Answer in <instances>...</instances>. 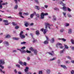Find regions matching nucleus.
Masks as SVG:
<instances>
[{
	"mask_svg": "<svg viewBox=\"0 0 74 74\" xmlns=\"http://www.w3.org/2000/svg\"><path fill=\"white\" fill-rule=\"evenodd\" d=\"M45 29H44L43 32V33L44 34H46V33H47V32H48V30H47L48 26L49 29H51L52 28H51V26H53V25H50V24L49 23H45Z\"/></svg>",
	"mask_w": 74,
	"mask_h": 74,
	"instance_id": "1",
	"label": "nucleus"
},
{
	"mask_svg": "<svg viewBox=\"0 0 74 74\" xmlns=\"http://www.w3.org/2000/svg\"><path fill=\"white\" fill-rule=\"evenodd\" d=\"M60 4L62 5V6H64L62 8V9L63 11H66V8L65 6V5H66V4L63 3L62 1L60 3Z\"/></svg>",
	"mask_w": 74,
	"mask_h": 74,
	"instance_id": "2",
	"label": "nucleus"
},
{
	"mask_svg": "<svg viewBox=\"0 0 74 74\" xmlns=\"http://www.w3.org/2000/svg\"><path fill=\"white\" fill-rule=\"evenodd\" d=\"M23 33V31H21V32L20 34V37L21 38V39H23L25 38V36L24 35L22 34Z\"/></svg>",
	"mask_w": 74,
	"mask_h": 74,
	"instance_id": "3",
	"label": "nucleus"
},
{
	"mask_svg": "<svg viewBox=\"0 0 74 74\" xmlns=\"http://www.w3.org/2000/svg\"><path fill=\"white\" fill-rule=\"evenodd\" d=\"M28 70H29V67H26L24 70L25 73H26V74H32V73L30 72H28Z\"/></svg>",
	"mask_w": 74,
	"mask_h": 74,
	"instance_id": "4",
	"label": "nucleus"
},
{
	"mask_svg": "<svg viewBox=\"0 0 74 74\" xmlns=\"http://www.w3.org/2000/svg\"><path fill=\"white\" fill-rule=\"evenodd\" d=\"M5 64L4 60L3 59L0 60V64L3 65V64Z\"/></svg>",
	"mask_w": 74,
	"mask_h": 74,
	"instance_id": "5",
	"label": "nucleus"
},
{
	"mask_svg": "<svg viewBox=\"0 0 74 74\" xmlns=\"http://www.w3.org/2000/svg\"><path fill=\"white\" fill-rule=\"evenodd\" d=\"M44 18V13L42 12L40 14V19H43Z\"/></svg>",
	"mask_w": 74,
	"mask_h": 74,
	"instance_id": "6",
	"label": "nucleus"
},
{
	"mask_svg": "<svg viewBox=\"0 0 74 74\" xmlns=\"http://www.w3.org/2000/svg\"><path fill=\"white\" fill-rule=\"evenodd\" d=\"M50 42L51 43H53L55 42V38H51V40H50Z\"/></svg>",
	"mask_w": 74,
	"mask_h": 74,
	"instance_id": "7",
	"label": "nucleus"
},
{
	"mask_svg": "<svg viewBox=\"0 0 74 74\" xmlns=\"http://www.w3.org/2000/svg\"><path fill=\"white\" fill-rule=\"evenodd\" d=\"M3 1L0 0V9H1V8H3V6H2V3H3Z\"/></svg>",
	"mask_w": 74,
	"mask_h": 74,
	"instance_id": "8",
	"label": "nucleus"
},
{
	"mask_svg": "<svg viewBox=\"0 0 74 74\" xmlns=\"http://www.w3.org/2000/svg\"><path fill=\"white\" fill-rule=\"evenodd\" d=\"M61 67H62V68H63L64 69H67V67H66V66H65V65H61Z\"/></svg>",
	"mask_w": 74,
	"mask_h": 74,
	"instance_id": "9",
	"label": "nucleus"
},
{
	"mask_svg": "<svg viewBox=\"0 0 74 74\" xmlns=\"http://www.w3.org/2000/svg\"><path fill=\"white\" fill-rule=\"evenodd\" d=\"M21 53H26V51H25L24 49H21Z\"/></svg>",
	"mask_w": 74,
	"mask_h": 74,
	"instance_id": "10",
	"label": "nucleus"
},
{
	"mask_svg": "<svg viewBox=\"0 0 74 74\" xmlns=\"http://www.w3.org/2000/svg\"><path fill=\"white\" fill-rule=\"evenodd\" d=\"M52 53L51 52H49L48 53H49V55H52V56L54 55V51H51Z\"/></svg>",
	"mask_w": 74,
	"mask_h": 74,
	"instance_id": "11",
	"label": "nucleus"
},
{
	"mask_svg": "<svg viewBox=\"0 0 74 74\" xmlns=\"http://www.w3.org/2000/svg\"><path fill=\"white\" fill-rule=\"evenodd\" d=\"M19 14L20 16V17L21 18H24V17L23 16H22V13L21 12H20L19 13Z\"/></svg>",
	"mask_w": 74,
	"mask_h": 74,
	"instance_id": "12",
	"label": "nucleus"
},
{
	"mask_svg": "<svg viewBox=\"0 0 74 74\" xmlns=\"http://www.w3.org/2000/svg\"><path fill=\"white\" fill-rule=\"evenodd\" d=\"M56 57H54L52 59H50L49 61H50L51 62V61H53V60H56Z\"/></svg>",
	"mask_w": 74,
	"mask_h": 74,
	"instance_id": "13",
	"label": "nucleus"
},
{
	"mask_svg": "<svg viewBox=\"0 0 74 74\" xmlns=\"http://www.w3.org/2000/svg\"><path fill=\"white\" fill-rule=\"evenodd\" d=\"M72 33V29H70L68 30V33L69 34H71Z\"/></svg>",
	"mask_w": 74,
	"mask_h": 74,
	"instance_id": "14",
	"label": "nucleus"
},
{
	"mask_svg": "<svg viewBox=\"0 0 74 74\" xmlns=\"http://www.w3.org/2000/svg\"><path fill=\"white\" fill-rule=\"evenodd\" d=\"M3 44H6L7 46H8L9 45V43H8V42L7 41H5L3 42Z\"/></svg>",
	"mask_w": 74,
	"mask_h": 74,
	"instance_id": "15",
	"label": "nucleus"
},
{
	"mask_svg": "<svg viewBox=\"0 0 74 74\" xmlns=\"http://www.w3.org/2000/svg\"><path fill=\"white\" fill-rule=\"evenodd\" d=\"M35 8L37 9L38 10H40V7L39 6L36 5L35 6Z\"/></svg>",
	"mask_w": 74,
	"mask_h": 74,
	"instance_id": "16",
	"label": "nucleus"
},
{
	"mask_svg": "<svg viewBox=\"0 0 74 74\" xmlns=\"http://www.w3.org/2000/svg\"><path fill=\"white\" fill-rule=\"evenodd\" d=\"M33 52L35 55H37V51L36 49H35Z\"/></svg>",
	"mask_w": 74,
	"mask_h": 74,
	"instance_id": "17",
	"label": "nucleus"
},
{
	"mask_svg": "<svg viewBox=\"0 0 74 74\" xmlns=\"http://www.w3.org/2000/svg\"><path fill=\"white\" fill-rule=\"evenodd\" d=\"M10 37H11V35H8L5 36V38H10Z\"/></svg>",
	"mask_w": 74,
	"mask_h": 74,
	"instance_id": "18",
	"label": "nucleus"
},
{
	"mask_svg": "<svg viewBox=\"0 0 74 74\" xmlns=\"http://www.w3.org/2000/svg\"><path fill=\"white\" fill-rule=\"evenodd\" d=\"M46 71L47 74H49L50 72H51V71H50V69H47Z\"/></svg>",
	"mask_w": 74,
	"mask_h": 74,
	"instance_id": "19",
	"label": "nucleus"
},
{
	"mask_svg": "<svg viewBox=\"0 0 74 74\" xmlns=\"http://www.w3.org/2000/svg\"><path fill=\"white\" fill-rule=\"evenodd\" d=\"M29 49L30 51H33V52L34 51V50H35L32 47H31L29 48Z\"/></svg>",
	"mask_w": 74,
	"mask_h": 74,
	"instance_id": "20",
	"label": "nucleus"
},
{
	"mask_svg": "<svg viewBox=\"0 0 74 74\" xmlns=\"http://www.w3.org/2000/svg\"><path fill=\"white\" fill-rule=\"evenodd\" d=\"M53 21H56V18L55 17V16L53 15Z\"/></svg>",
	"mask_w": 74,
	"mask_h": 74,
	"instance_id": "21",
	"label": "nucleus"
},
{
	"mask_svg": "<svg viewBox=\"0 0 74 74\" xmlns=\"http://www.w3.org/2000/svg\"><path fill=\"white\" fill-rule=\"evenodd\" d=\"M64 31V28H62L60 30V33H63Z\"/></svg>",
	"mask_w": 74,
	"mask_h": 74,
	"instance_id": "22",
	"label": "nucleus"
},
{
	"mask_svg": "<svg viewBox=\"0 0 74 74\" xmlns=\"http://www.w3.org/2000/svg\"><path fill=\"white\" fill-rule=\"evenodd\" d=\"M30 53L32 52L29 51L27 50L26 51H25V53Z\"/></svg>",
	"mask_w": 74,
	"mask_h": 74,
	"instance_id": "23",
	"label": "nucleus"
},
{
	"mask_svg": "<svg viewBox=\"0 0 74 74\" xmlns=\"http://www.w3.org/2000/svg\"><path fill=\"white\" fill-rule=\"evenodd\" d=\"M18 7V5H16L15 6L14 8L15 10H17Z\"/></svg>",
	"mask_w": 74,
	"mask_h": 74,
	"instance_id": "24",
	"label": "nucleus"
},
{
	"mask_svg": "<svg viewBox=\"0 0 74 74\" xmlns=\"http://www.w3.org/2000/svg\"><path fill=\"white\" fill-rule=\"evenodd\" d=\"M28 25H29V23L27 22H26L25 23V25L26 27H27L28 26Z\"/></svg>",
	"mask_w": 74,
	"mask_h": 74,
	"instance_id": "25",
	"label": "nucleus"
},
{
	"mask_svg": "<svg viewBox=\"0 0 74 74\" xmlns=\"http://www.w3.org/2000/svg\"><path fill=\"white\" fill-rule=\"evenodd\" d=\"M34 16V13L32 14L30 16V17L31 18H33Z\"/></svg>",
	"mask_w": 74,
	"mask_h": 74,
	"instance_id": "26",
	"label": "nucleus"
},
{
	"mask_svg": "<svg viewBox=\"0 0 74 74\" xmlns=\"http://www.w3.org/2000/svg\"><path fill=\"white\" fill-rule=\"evenodd\" d=\"M13 39L14 40H18L19 39V38H13Z\"/></svg>",
	"mask_w": 74,
	"mask_h": 74,
	"instance_id": "27",
	"label": "nucleus"
},
{
	"mask_svg": "<svg viewBox=\"0 0 74 74\" xmlns=\"http://www.w3.org/2000/svg\"><path fill=\"white\" fill-rule=\"evenodd\" d=\"M44 44H48V40H46L44 42Z\"/></svg>",
	"mask_w": 74,
	"mask_h": 74,
	"instance_id": "28",
	"label": "nucleus"
},
{
	"mask_svg": "<svg viewBox=\"0 0 74 74\" xmlns=\"http://www.w3.org/2000/svg\"><path fill=\"white\" fill-rule=\"evenodd\" d=\"M36 34L37 35H38V34H40V32H39V31L37 30L36 31Z\"/></svg>",
	"mask_w": 74,
	"mask_h": 74,
	"instance_id": "29",
	"label": "nucleus"
},
{
	"mask_svg": "<svg viewBox=\"0 0 74 74\" xmlns=\"http://www.w3.org/2000/svg\"><path fill=\"white\" fill-rule=\"evenodd\" d=\"M0 71L1 73H2V72L3 73V74H5V71H3V70L1 69H0Z\"/></svg>",
	"mask_w": 74,
	"mask_h": 74,
	"instance_id": "30",
	"label": "nucleus"
},
{
	"mask_svg": "<svg viewBox=\"0 0 74 74\" xmlns=\"http://www.w3.org/2000/svg\"><path fill=\"white\" fill-rule=\"evenodd\" d=\"M0 67L2 69H4V67L1 65V64H0Z\"/></svg>",
	"mask_w": 74,
	"mask_h": 74,
	"instance_id": "31",
	"label": "nucleus"
},
{
	"mask_svg": "<svg viewBox=\"0 0 74 74\" xmlns=\"http://www.w3.org/2000/svg\"><path fill=\"white\" fill-rule=\"evenodd\" d=\"M19 63L21 65H22V66H23V63L21 61H20L19 62Z\"/></svg>",
	"mask_w": 74,
	"mask_h": 74,
	"instance_id": "32",
	"label": "nucleus"
},
{
	"mask_svg": "<svg viewBox=\"0 0 74 74\" xmlns=\"http://www.w3.org/2000/svg\"><path fill=\"white\" fill-rule=\"evenodd\" d=\"M64 47L65 48H66V49H69V47H68V46H67V45H66L65 44L64 45Z\"/></svg>",
	"mask_w": 74,
	"mask_h": 74,
	"instance_id": "33",
	"label": "nucleus"
},
{
	"mask_svg": "<svg viewBox=\"0 0 74 74\" xmlns=\"http://www.w3.org/2000/svg\"><path fill=\"white\" fill-rule=\"evenodd\" d=\"M12 24H13V26H17V23L14 22H12Z\"/></svg>",
	"mask_w": 74,
	"mask_h": 74,
	"instance_id": "34",
	"label": "nucleus"
},
{
	"mask_svg": "<svg viewBox=\"0 0 74 74\" xmlns=\"http://www.w3.org/2000/svg\"><path fill=\"white\" fill-rule=\"evenodd\" d=\"M7 4H8V3H7V2H6L5 3H3L2 5H7Z\"/></svg>",
	"mask_w": 74,
	"mask_h": 74,
	"instance_id": "35",
	"label": "nucleus"
},
{
	"mask_svg": "<svg viewBox=\"0 0 74 74\" xmlns=\"http://www.w3.org/2000/svg\"><path fill=\"white\" fill-rule=\"evenodd\" d=\"M35 1L36 3H37V4H39V2H38V0H34Z\"/></svg>",
	"mask_w": 74,
	"mask_h": 74,
	"instance_id": "36",
	"label": "nucleus"
},
{
	"mask_svg": "<svg viewBox=\"0 0 74 74\" xmlns=\"http://www.w3.org/2000/svg\"><path fill=\"white\" fill-rule=\"evenodd\" d=\"M15 29H16V30L18 29L19 28V27L18 26H16L15 27Z\"/></svg>",
	"mask_w": 74,
	"mask_h": 74,
	"instance_id": "37",
	"label": "nucleus"
},
{
	"mask_svg": "<svg viewBox=\"0 0 74 74\" xmlns=\"http://www.w3.org/2000/svg\"><path fill=\"white\" fill-rule=\"evenodd\" d=\"M26 43V42H21V45H22V44H25Z\"/></svg>",
	"mask_w": 74,
	"mask_h": 74,
	"instance_id": "38",
	"label": "nucleus"
},
{
	"mask_svg": "<svg viewBox=\"0 0 74 74\" xmlns=\"http://www.w3.org/2000/svg\"><path fill=\"white\" fill-rule=\"evenodd\" d=\"M71 42L72 44H74V40L73 39H72L71 40Z\"/></svg>",
	"mask_w": 74,
	"mask_h": 74,
	"instance_id": "39",
	"label": "nucleus"
},
{
	"mask_svg": "<svg viewBox=\"0 0 74 74\" xmlns=\"http://www.w3.org/2000/svg\"><path fill=\"white\" fill-rule=\"evenodd\" d=\"M62 40L63 41H64V42H65L66 41V39H64L63 38H62Z\"/></svg>",
	"mask_w": 74,
	"mask_h": 74,
	"instance_id": "40",
	"label": "nucleus"
},
{
	"mask_svg": "<svg viewBox=\"0 0 74 74\" xmlns=\"http://www.w3.org/2000/svg\"><path fill=\"white\" fill-rule=\"evenodd\" d=\"M14 73L15 74H17V73H18V71H17L16 70V69H14Z\"/></svg>",
	"mask_w": 74,
	"mask_h": 74,
	"instance_id": "41",
	"label": "nucleus"
},
{
	"mask_svg": "<svg viewBox=\"0 0 74 74\" xmlns=\"http://www.w3.org/2000/svg\"><path fill=\"white\" fill-rule=\"evenodd\" d=\"M67 10L69 12H71V9L69 8H67Z\"/></svg>",
	"mask_w": 74,
	"mask_h": 74,
	"instance_id": "42",
	"label": "nucleus"
},
{
	"mask_svg": "<svg viewBox=\"0 0 74 74\" xmlns=\"http://www.w3.org/2000/svg\"><path fill=\"white\" fill-rule=\"evenodd\" d=\"M66 57L67 58H68V59H70L71 60V58L69 56H66Z\"/></svg>",
	"mask_w": 74,
	"mask_h": 74,
	"instance_id": "43",
	"label": "nucleus"
},
{
	"mask_svg": "<svg viewBox=\"0 0 74 74\" xmlns=\"http://www.w3.org/2000/svg\"><path fill=\"white\" fill-rule=\"evenodd\" d=\"M64 51V50H63L60 51V53H63Z\"/></svg>",
	"mask_w": 74,
	"mask_h": 74,
	"instance_id": "44",
	"label": "nucleus"
},
{
	"mask_svg": "<svg viewBox=\"0 0 74 74\" xmlns=\"http://www.w3.org/2000/svg\"><path fill=\"white\" fill-rule=\"evenodd\" d=\"M67 15L69 18H71V17H72L71 15H70L69 14H68Z\"/></svg>",
	"mask_w": 74,
	"mask_h": 74,
	"instance_id": "45",
	"label": "nucleus"
},
{
	"mask_svg": "<svg viewBox=\"0 0 74 74\" xmlns=\"http://www.w3.org/2000/svg\"><path fill=\"white\" fill-rule=\"evenodd\" d=\"M3 22H4V23H8V21L7 20H3Z\"/></svg>",
	"mask_w": 74,
	"mask_h": 74,
	"instance_id": "46",
	"label": "nucleus"
},
{
	"mask_svg": "<svg viewBox=\"0 0 74 74\" xmlns=\"http://www.w3.org/2000/svg\"><path fill=\"white\" fill-rule=\"evenodd\" d=\"M36 16L37 18H39L40 17V14H37L36 15Z\"/></svg>",
	"mask_w": 74,
	"mask_h": 74,
	"instance_id": "47",
	"label": "nucleus"
},
{
	"mask_svg": "<svg viewBox=\"0 0 74 74\" xmlns=\"http://www.w3.org/2000/svg\"><path fill=\"white\" fill-rule=\"evenodd\" d=\"M16 66L17 67H18V68H21L20 67V65H19L18 64H16Z\"/></svg>",
	"mask_w": 74,
	"mask_h": 74,
	"instance_id": "48",
	"label": "nucleus"
},
{
	"mask_svg": "<svg viewBox=\"0 0 74 74\" xmlns=\"http://www.w3.org/2000/svg\"><path fill=\"white\" fill-rule=\"evenodd\" d=\"M63 14L64 16H65V17L66 18V13H64V12H63Z\"/></svg>",
	"mask_w": 74,
	"mask_h": 74,
	"instance_id": "49",
	"label": "nucleus"
},
{
	"mask_svg": "<svg viewBox=\"0 0 74 74\" xmlns=\"http://www.w3.org/2000/svg\"><path fill=\"white\" fill-rule=\"evenodd\" d=\"M30 35H31V36L32 37V38H34L33 37V33H30Z\"/></svg>",
	"mask_w": 74,
	"mask_h": 74,
	"instance_id": "50",
	"label": "nucleus"
},
{
	"mask_svg": "<svg viewBox=\"0 0 74 74\" xmlns=\"http://www.w3.org/2000/svg\"><path fill=\"white\" fill-rule=\"evenodd\" d=\"M33 39L34 40L33 41V43H34V42H36V39H35L34 38H33Z\"/></svg>",
	"mask_w": 74,
	"mask_h": 74,
	"instance_id": "51",
	"label": "nucleus"
},
{
	"mask_svg": "<svg viewBox=\"0 0 74 74\" xmlns=\"http://www.w3.org/2000/svg\"><path fill=\"white\" fill-rule=\"evenodd\" d=\"M18 10L19 11H23V9H21V8H19Z\"/></svg>",
	"mask_w": 74,
	"mask_h": 74,
	"instance_id": "52",
	"label": "nucleus"
},
{
	"mask_svg": "<svg viewBox=\"0 0 74 74\" xmlns=\"http://www.w3.org/2000/svg\"><path fill=\"white\" fill-rule=\"evenodd\" d=\"M16 52H17V51L16 50H14L13 51H12V52L13 53H15Z\"/></svg>",
	"mask_w": 74,
	"mask_h": 74,
	"instance_id": "53",
	"label": "nucleus"
},
{
	"mask_svg": "<svg viewBox=\"0 0 74 74\" xmlns=\"http://www.w3.org/2000/svg\"><path fill=\"white\" fill-rule=\"evenodd\" d=\"M46 38L47 40V41H49V39L48 37L46 36Z\"/></svg>",
	"mask_w": 74,
	"mask_h": 74,
	"instance_id": "54",
	"label": "nucleus"
},
{
	"mask_svg": "<svg viewBox=\"0 0 74 74\" xmlns=\"http://www.w3.org/2000/svg\"><path fill=\"white\" fill-rule=\"evenodd\" d=\"M71 74H74V71L73 70H72L71 71Z\"/></svg>",
	"mask_w": 74,
	"mask_h": 74,
	"instance_id": "55",
	"label": "nucleus"
},
{
	"mask_svg": "<svg viewBox=\"0 0 74 74\" xmlns=\"http://www.w3.org/2000/svg\"><path fill=\"white\" fill-rule=\"evenodd\" d=\"M44 7L45 8H48V5H44Z\"/></svg>",
	"mask_w": 74,
	"mask_h": 74,
	"instance_id": "56",
	"label": "nucleus"
},
{
	"mask_svg": "<svg viewBox=\"0 0 74 74\" xmlns=\"http://www.w3.org/2000/svg\"><path fill=\"white\" fill-rule=\"evenodd\" d=\"M44 16H45L46 15H48V13H44Z\"/></svg>",
	"mask_w": 74,
	"mask_h": 74,
	"instance_id": "57",
	"label": "nucleus"
},
{
	"mask_svg": "<svg viewBox=\"0 0 74 74\" xmlns=\"http://www.w3.org/2000/svg\"><path fill=\"white\" fill-rule=\"evenodd\" d=\"M26 66V62H24V63H23V66Z\"/></svg>",
	"mask_w": 74,
	"mask_h": 74,
	"instance_id": "58",
	"label": "nucleus"
},
{
	"mask_svg": "<svg viewBox=\"0 0 74 74\" xmlns=\"http://www.w3.org/2000/svg\"><path fill=\"white\" fill-rule=\"evenodd\" d=\"M16 4H17L18 3V1L17 0H14Z\"/></svg>",
	"mask_w": 74,
	"mask_h": 74,
	"instance_id": "59",
	"label": "nucleus"
},
{
	"mask_svg": "<svg viewBox=\"0 0 74 74\" xmlns=\"http://www.w3.org/2000/svg\"><path fill=\"white\" fill-rule=\"evenodd\" d=\"M24 14H25V15H28L29 14L28 13H24Z\"/></svg>",
	"mask_w": 74,
	"mask_h": 74,
	"instance_id": "60",
	"label": "nucleus"
},
{
	"mask_svg": "<svg viewBox=\"0 0 74 74\" xmlns=\"http://www.w3.org/2000/svg\"><path fill=\"white\" fill-rule=\"evenodd\" d=\"M65 62L66 63H70V61H66Z\"/></svg>",
	"mask_w": 74,
	"mask_h": 74,
	"instance_id": "61",
	"label": "nucleus"
},
{
	"mask_svg": "<svg viewBox=\"0 0 74 74\" xmlns=\"http://www.w3.org/2000/svg\"><path fill=\"white\" fill-rule=\"evenodd\" d=\"M18 74H22V72L21 71H18Z\"/></svg>",
	"mask_w": 74,
	"mask_h": 74,
	"instance_id": "62",
	"label": "nucleus"
},
{
	"mask_svg": "<svg viewBox=\"0 0 74 74\" xmlns=\"http://www.w3.org/2000/svg\"><path fill=\"white\" fill-rule=\"evenodd\" d=\"M42 71H39V74H42Z\"/></svg>",
	"mask_w": 74,
	"mask_h": 74,
	"instance_id": "63",
	"label": "nucleus"
},
{
	"mask_svg": "<svg viewBox=\"0 0 74 74\" xmlns=\"http://www.w3.org/2000/svg\"><path fill=\"white\" fill-rule=\"evenodd\" d=\"M69 25H70V24H69V23H67V24H66L65 26H69Z\"/></svg>",
	"mask_w": 74,
	"mask_h": 74,
	"instance_id": "64",
	"label": "nucleus"
}]
</instances>
